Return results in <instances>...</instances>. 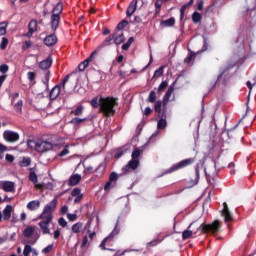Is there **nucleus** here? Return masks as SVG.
Listing matches in <instances>:
<instances>
[{"label":"nucleus","instance_id":"nucleus-1","mask_svg":"<svg viewBox=\"0 0 256 256\" xmlns=\"http://www.w3.org/2000/svg\"><path fill=\"white\" fill-rule=\"evenodd\" d=\"M188 229H191V230H184L182 232L183 241H187V239H191L193 235H195V237H199L201 235L217 236V234L221 231V222L219 220H215L214 222L209 224H206V223L199 224V222L193 221L188 226Z\"/></svg>","mask_w":256,"mask_h":256},{"label":"nucleus","instance_id":"nucleus-2","mask_svg":"<svg viewBox=\"0 0 256 256\" xmlns=\"http://www.w3.org/2000/svg\"><path fill=\"white\" fill-rule=\"evenodd\" d=\"M90 105H92L94 109L100 107V113H102L104 117H113L117 113L115 107L119 105V102H117V98L115 97L103 98V96H96L90 101Z\"/></svg>","mask_w":256,"mask_h":256},{"label":"nucleus","instance_id":"nucleus-3","mask_svg":"<svg viewBox=\"0 0 256 256\" xmlns=\"http://www.w3.org/2000/svg\"><path fill=\"white\" fill-rule=\"evenodd\" d=\"M57 203V197H55L50 203H48L44 207L43 212L39 216V219L43 220L40 221L38 224L40 229H42L43 235H49L51 233L49 225L53 221V213H55V210L57 209Z\"/></svg>","mask_w":256,"mask_h":256},{"label":"nucleus","instance_id":"nucleus-4","mask_svg":"<svg viewBox=\"0 0 256 256\" xmlns=\"http://www.w3.org/2000/svg\"><path fill=\"white\" fill-rule=\"evenodd\" d=\"M61 13H63V3L59 2L52 10L50 25L52 31L59 29V23H61Z\"/></svg>","mask_w":256,"mask_h":256},{"label":"nucleus","instance_id":"nucleus-5","mask_svg":"<svg viewBox=\"0 0 256 256\" xmlns=\"http://www.w3.org/2000/svg\"><path fill=\"white\" fill-rule=\"evenodd\" d=\"M28 147H35V151L37 153H45L47 151H51L53 149V144L51 142L45 140H28L27 142Z\"/></svg>","mask_w":256,"mask_h":256},{"label":"nucleus","instance_id":"nucleus-6","mask_svg":"<svg viewBox=\"0 0 256 256\" xmlns=\"http://www.w3.org/2000/svg\"><path fill=\"white\" fill-rule=\"evenodd\" d=\"M162 106L163 102L161 100L156 101L154 105V111L158 113V117H160L157 123L158 129H165V127H167V114L165 113V110L161 109Z\"/></svg>","mask_w":256,"mask_h":256},{"label":"nucleus","instance_id":"nucleus-7","mask_svg":"<svg viewBox=\"0 0 256 256\" xmlns=\"http://www.w3.org/2000/svg\"><path fill=\"white\" fill-rule=\"evenodd\" d=\"M195 161H197V156L181 160L180 162L174 164L170 169H168L166 173H174V171H179V169H185V167L193 165Z\"/></svg>","mask_w":256,"mask_h":256},{"label":"nucleus","instance_id":"nucleus-8","mask_svg":"<svg viewBox=\"0 0 256 256\" xmlns=\"http://www.w3.org/2000/svg\"><path fill=\"white\" fill-rule=\"evenodd\" d=\"M118 227H119V221H117L114 230L109 234V236H107L106 238H104L102 240L101 244L99 245V247L102 251H115L114 249H109L105 246L107 245L108 241L113 240V237H115V235H119V228Z\"/></svg>","mask_w":256,"mask_h":256},{"label":"nucleus","instance_id":"nucleus-9","mask_svg":"<svg viewBox=\"0 0 256 256\" xmlns=\"http://www.w3.org/2000/svg\"><path fill=\"white\" fill-rule=\"evenodd\" d=\"M140 162L139 160L131 159L126 166L122 168V173L127 175V173H131V171H135L139 168Z\"/></svg>","mask_w":256,"mask_h":256},{"label":"nucleus","instance_id":"nucleus-10","mask_svg":"<svg viewBox=\"0 0 256 256\" xmlns=\"http://www.w3.org/2000/svg\"><path fill=\"white\" fill-rule=\"evenodd\" d=\"M3 137H4L5 141H7L8 143H17V141H19V139H20L19 133L11 131V130L4 131Z\"/></svg>","mask_w":256,"mask_h":256},{"label":"nucleus","instance_id":"nucleus-11","mask_svg":"<svg viewBox=\"0 0 256 256\" xmlns=\"http://www.w3.org/2000/svg\"><path fill=\"white\" fill-rule=\"evenodd\" d=\"M53 65V58L48 56L45 60L39 62L38 67L41 71H49Z\"/></svg>","mask_w":256,"mask_h":256},{"label":"nucleus","instance_id":"nucleus-12","mask_svg":"<svg viewBox=\"0 0 256 256\" xmlns=\"http://www.w3.org/2000/svg\"><path fill=\"white\" fill-rule=\"evenodd\" d=\"M222 216L224 217L225 223L233 221V214H231V211H229V206L227 205V202L223 203Z\"/></svg>","mask_w":256,"mask_h":256},{"label":"nucleus","instance_id":"nucleus-13","mask_svg":"<svg viewBox=\"0 0 256 256\" xmlns=\"http://www.w3.org/2000/svg\"><path fill=\"white\" fill-rule=\"evenodd\" d=\"M57 41H59V39L57 35L53 33L44 38V45H46V47H53V45H57Z\"/></svg>","mask_w":256,"mask_h":256},{"label":"nucleus","instance_id":"nucleus-14","mask_svg":"<svg viewBox=\"0 0 256 256\" xmlns=\"http://www.w3.org/2000/svg\"><path fill=\"white\" fill-rule=\"evenodd\" d=\"M37 31V20L33 19L28 24V32L24 34V37H28L31 39L33 37V33Z\"/></svg>","mask_w":256,"mask_h":256},{"label":"nucleus","instance_id":"nucleus-15","mask_svg":"<svg viewBox=\"0 0 256 256\" xmlns=\"http://www.w3.org/2000/svg\"><path fill=\"white\" fill-rule=\"evenodd\" d=\"M135 11H137V0H132L127 7L126 17H133Z\"/></svg>","mask_w":256,"mask_h":256},{"label":"nucleus","instance_id":"nucleus-16","mask_svg":"<svg viewBox=\"0 0 256 256\" xmlns=\"http://www.w3.org/2000/svg\"><path fill=\"white\" fill-rule=\"evenodd\" d=\"M59 95H61V85L57 84L50 91V99H51V101H55V99H57V97H59Z\"/></svg>","mask_w":256,"mask_h":256},{"label":"nucleus","instance_id":"nucleus-17","mask_svg":"<svg viewBox=\"0 0 256 256\" xmlns=\"http://www.w3.org/2000/svg\"><path fill=\"white\" fill-rule=\"evenodd\" d=\"M113 41H115V34H110L98 47V49H103V47H109L113 45Z\"/></svg>","mask_w":256,"mask_h":256},{"label":"nucleus","instance_id":"nucleus-18","mask_svg":"<svg viewBox=\"0 0 256 256\" xmlns=\"http://www.w3.org/2000/svg\"><path fill=\"white\" fill-rule=\"evenodd\" d=\"M79 183H81V175L80 174H73L69 178L68 185H70V187H75V185H79Z\"/></svg>","mask_w":256,"mask_h":256},{"label":"nucleus","instance_id":"nucleus-19","mask_svg":"<svg viewBox=\"0 0 256 256\" xmlns=\"http://www.w3.org/2000/svg\"><path fill=\"white\" fill-rule=\"evenodd\" d=\"M2 188L5 193H13V191H15V183L6 181L2 184Z\"/></svg>","mask_w":256,"mask_h":256},{"label":"nucleus","instance_id":"nucleus-20","mask_svg":"<svg viewBox=\"0 0 256 256\" xmlns=\"http://www.w3.org/2000/svg\"><path fill=\"white\" fill-rule=\"evenodd\" d=\"M13 211V206L7 205L5 209L3 210L2 219L4 221H9L11 219V213Z\"/></svg>","mask_w":256,"mask_h":256},{"label":"nucleus","instance_id":"nucleus-21","mask_svg":"<svg viewBox=\"0 0 256 256\" xmlns=\"http://www.w3.org/2000/svg\"><path fill=\"white\" fill-rule=\"evenodd\" d=\"M41 207V201L39 200H32L27 204V209L29 211H37Z\"/></svg>","mask_w":256,"mask_h":256},{"label":"nucleus","instance_id":"nucleus-22","mask_svg":"<svg viewBox=\"0 0 256 256\" xmlns=\"http://www.w3.org/2000/svg\"><path fill=\"white\" fill-rule=\"evenodd\" d=\"M115 35L114 37V43L115 45H121V43H125V34L121 33L118 34L117 32L113 33Z\"/></svg>","mask_w":256,"mask_h":256},{"label":"nucleus","instance_id":"nucleus-23","mask_svg":"<svg viewBox=\"0 0 256 256\" xmlns=\"http://www.w3.org/2000/svg\"><path fill=\"white\" fill-rule=\"evenodd\" d=\"M161 27H174L175 26V18L170 17L167 20H162L160 22Z\"/></svg>","mask_w":256,"mask_h":256},{"label":"nucleus","instance_id":"nucleus-24","mask_svg":"<svg viewBox=\"0 0 256 256\" xmlns=\"http://www.w3.org/2000/svg\"><path fill=\"white\" fill-rule=\"evenodd\" d=\"M51 79V71L44 70V79L42 80L43 85H45L46 89H49V80Z\"/></svg>","mask_w":256,"mask_h":256},{"label":"nucleus","instance_id":"nucleus-25","mask_svg":"<svg viewBox=\"0 0 256 256\" xmlns=\"http://www.w3.org/2000/svg\"><path fill=\"white\" fill-rule=\"evenodd\" d=\"M84 121H87V118L75 117V118L72 119V121H70V123L74 127H79L81 123H84Z\"/></svg>","mask_w":256,"mask_h":256},{"label":"nucleus","instance_id":"nucleus-26","mask_svg":"<svg viewBox=\"0 0 256 256\" xmlns=\"http://www.w3.org/2000/svg\"><path fill=\"white\" fill-rule=\"evenodd\" d=\"M188 51L190 53L188 54V56L184 60V62H186L187 65H189V63H191L192 61H195V57L197 56V54L195 52L191 51V49L188 48Z\"/></svg>","mask_w":256,"mask_h":256},{"label":"nucleus","instance_id":"nucleus-27","mask_svg":"<svg viewBox=\"0 0 256 256\" xmlns=\"http://www.w3.org/2000/svg\"><path fill=\"white\" fill-rule=\"evenodd\" d=\"M85 107L83 105H79L76 107V109L71 111V115H75L76 117H79V115H83V110Z\"/></svg>","mask_w":256,"mask_h":256},{"label":"nucleus","instance_id":"nucleus-28","mask_svg":"<svg viewBox=\"0 0 256 256\" xmlns=\"http://www.w3.org/2000/svg\"><path fill=\"white\" fill-rule=\"evenodd\" d=\"M33 233H35V228H33V226H28L23 231L24 237H32Z\"/></svg>","mask_w":256,"mask_h":256},{"label":"nucleus","instance_id":"nucleus-29","mask_svg":"<svg viewBox=\"0 0 256 256\" xmlns=\"http://www.w3.org/2000/svg\"><path fill=\"white\" fill-rule=\"evenodd\" d=\"M156 101H157V93L154 90H152L149 93V96L147 98V102L148 103H155Z\"/></svg>","mask_w":256,"mask_h":256},{"label":"nucleus","instance_id":"nucleus-30","mask_svg":"<svg viewBox=\"0 0 256 256\" xmlns=\"http://www.w3.org/2000/svg\"><path fill=\"white\" fill-rule=\"evenodd\" d=\"M141 149L135 148L131 154L132 159L139 161V157H141Z\"/></svg>","mask_w":256,"mask_h":256},{"label":"nucleus","instance_id":"nucleus-31","mask_svg":"<svg viewBox=\"0 0 256 256\" xmlns=\"http://www.w3.org/2000/svg\"><path fill=\"white\" fill-rule=\"evenodd\" d=\"M129 25V21H127L126 19L122 20L121 22L118 23L117 27H116V31H123V29H125L126 26Z\"/></svg>","mask_w":256,"mask_h":256},{"label":"nucleus","instance_id":"nucleus-32","mask_svg":"<svg viewBox=\"0 0 256 256\" xmlns=\"http://www.w3.org/2000/svg\"><path fill=\"white\" fill-rule=\"evenodd\" d=\"M154 5H155V14L159 15V13H161V7L163 6L162 0H156Z\"/></svg>","mask_w":256,"mask_h":256},{"label":"nucleus","instance_id":"nucleus-33","mask_svg":"<svg viewBox=\"0 0 256 256\" xmlns=\"http://www.w3.org/2000/svg\"><path fill=\"white\" fill-rule=\"evenodd\" d=\"M14 110L16 111V113H23V100H19L14 105Z\"/></svg>","mask_w":256,"mask_h":256},{"label":"nucleus","instance_id":"nucleus-34","mask_svg":"<svg viewBox=\"0 0 256 256\" xmlns=\"http://www.w3.org/2000/svg\"><path fill=\"white\" fill-rule=\"evenodd\" d=\"M81 229H83V224L81 222L72 225L73 233H81Z\"/></svg>","mask_w":256,"mask_h":256},{"label":"nucleus","instance_id":"nucleus-35","mask_svg":"<svg viewBox=\"0 0 256 256\" xmlns=\"http://www.w3.org/2000/svg\"><path fill=\"white\" fill-rule=\"evenodd\" d=\"M173 91H175L173 86H169L168 90L166 91V93L164 95V101H169V99H171V95L173 94Z\"/></svg>","mask_w":256,"mask_h":256},{"label":"nucleus","instance_id":"nucleus-36","mask_svg":"<svg viewBox=\"0 0 256 256\" xmlns=\"http://www.w3.org/2000/svg\"><path fill=\"white\" fill-rule=\"evenodd\" d=\"M201 19H202L201 13L194 12L192 14V21H193V23H201Z\"/></svg>","mask_w":256,"mask_h":256},{"label":"nucleus","instance_id":"nucleus-37","mask_svg":"<svg viewBox=\"0 0 256 256\" xmlns=\"http://www.w3.org/2000/svg\"><path fill=\"white\" fill-rule=\"evenodd\" d=\"M37 77V73L35 72H28L27 73V79L32 83V85H35V78Z\"/></svg>","mask_w":256,"mask_h":256},{"label":"nucleus","instance_id":"nucleus-38","mask_svg":"<svg viewBox=\"0 0 256 256\" xmlns=\"http://www.w3.org/2000/svg\"><path fill=\"white\" fill-rule=\"evenodd\" d=\"M9 45V39H7L6 37L2 38L1 44H0V49L2 51H5L7 49V46Z\"/></svg>","mask_w":256,"mask_h":256},{"label":"nucleus","instance_id":"nucleus-39","mask_svg":"<svg viewBox=\"0 0 256 256\" xmlns=\"http://www.w3.org/2000/svg\"><path fill=\"white\" fill-rule=\"evenodd\" d=\"M32 251H33V248L31 247V245L26 244L24 247V250H23V255L29 256V255H31Z\"/></svg>","mask_w":256,"mask_h":256},{"label":"nucleus","instance_id":"nucleus-40","mask_svg":"<svg viewBox=\"0 0 256 256\" xmlns=\"http://www.w3.org/2000/svg\"><path fill=\"white\" fill-rule=\"evenodd\" d=\"M7 34V24L6 22L0 23V37Z\"/></svg>","mask_w":256,"mask_h":256},{"label":"nucleus","instance_id":"nucleus-41","mask_svg":"<svg viewBox=\"0 0 256 256\" xmlns=\"http://www.w3.org/2000/svg\"><path fill=\"white\" fill-rule=\"evenodd\" d=\"M168 85L169 84L167 83V81H162L158 87V92H157L158 95H159V93H162V91L166 90Z\"/></svg>","mask_w":256,"mask_h":256},{"label":"nucleus","instance_id":"nucleus-42","mask_svg":"<svg viewBox=\"0 0 256 256\" xmlns=\"http://www.w3.org/2000/svg\"><path fill=\"white\" fill-rule=\"evenodd\" d=\"M29 180L32 182V183H37V181H39L38 177H37V173L35 172H30L29 174Z\"/></svg>","mask_w":256,"mask_h":256},{"label":"nucleus","instance_id":"nucleus-43","mask_svg":"<svg viewBox=\"0 0 256 256\" xmlns=\"http://www.w3.org/2000/svg\"><path fill=\"white\" fill-rule=\"evenodd\" d=\"M164 69H165V66H161L159 69L155 70L153 79H154V77H161L163 75Z\"/></svg>","mask_w":256,"mask_h":256},{"label":"nucleus","instance_id":"nucleus-44","mask_svg":"<svg viewBox=\"0 0 256 256\" xmlns=\"http://www.w3.org/2000/svg\"><path fill=\"white\" fill-rule=\"evenodd\" d=\"M117 179H119V175L116 172H112L109 176V181L116 183Z\"/></svg>","mask_w":256,"mask_h":256},{"label":"nucleus","instance_id":"nucleus-45","mask_svg":"<svg viewBox=\"0 0 256 256\" xmlns=\"http://www.w3.org/2000/svg\"><path fill=\"white\" fill-rule=\"evenodd\" d=\"M69 155V145H66L64 149L58 154V157H65Z\"/></svg>","mask_w":256,"mask_h":256},{"label":"nucleus","instance_id":"nucleus-46","mask_svg":"<svg viewBox=\"0 0 256 256\" xmlns=\"http://www.w3.org/2000/svg\"><path fill=\"white\" fill-rule=\"evenodd\" d=\"M20 165L21 167H29V165H31V159L29 157L23 158Z\"/></svg>","mask_w":256,"mask_h":256},{"label":"nucleus","instance_id":"nucleus-47","mask_svg":"<svg viewBox=\"0 0 256 256\" xmlns=\"http://www.w3.org/2000/svg\"><path fill=\"white\" fill-rule=\"evenodd\" d=\"M51 251H53V244H49L47 247H45L43 250H42V253L44 255H49V253H51Z\"/></svg>","mask_w":256,"mask_h":256},{"label":"nucleus","instance_id":"nucleus-48","mask_svg":"<svg viewBox=\"0 0 256 256\" xmlns=\"http://www.w3.org/2000/svg\"><path fill=\"white\" fill-rule=\"evenodd\" d=\"M72 197H79V195H83L81 194V189L79 188H74L71 192Z\"/></svg>","mask_w":256,"mask_h":256},{"label":"nucleus","instance_id":"nucleus-49","mask_svg":"<svg viewBox=\"0 0 256 256\" xmlns=\"http://www.w3.org/2000/svg\"><path fill=\"white\" fill-rule=\"evenodd\" d=\"M33 45V42L31 40L25 41L24 45L22 46L23 51H26V49H29Z\"/></svg>","mask_w":256,"mask_h":256},{"label":"nucleus","instance_id":"nucleus-50","mask_svg":"<svg viewBox=\"0 0 256 256\" xmlns=\"http://www.w3.org/2000/svg\"><path fill=\"white\" fill-rule=\"evenodd\" d=\"M7 71H9V65H7V64L0 65V73L5 74V73H7Z\"/></svg>","mask_w":256,"mask_h":256},{"label":"nucleus","instance_id":"nucleus-51","mask_svg":"<svg viewBox=\"0 0 256 256\" xmlns=\"http://www.w3.org/2000/svg\"><path fill=\"white\" fill-rule=\"evenodd\" d=\"M95 55H97V50H94V51L91 53V55H90L87 59H85L84 61H86V63L90 64L91 61H93V57H95Z\"/></svg>","mask_w":256,"mask_h":256},{"label":"nucleus","instance_id":"nucleus-52","mask_svg":"<svg viewBox=\"0 0 256 256\" xmlns=\"http://www.w3.org/2000/svg\"><path fill=\"white\" fill-rule=\"evenodd\" d=\"M125 154V152L121 149L117 150V152L115 153L114 157L116 159H120V157H123V155Z\"/></svg>","mask_w":256,"mask_h":256},{"label":"nucleus","instance_id":"nucleus-53","mask_svg":"<svg viewBox=\"0 0 256 256\" xmlns=\"http://www.w3.org/2000/svg\"><path fill=\"white\" fill-rule=\"evenodd\" d=\"M58 223L60 225V227H65L67 225V220H65V218L60 217L58 220Z\"/></svg>","mask_w":256,"mask_h":256},{"label":"nucleus","instance_id":"nucleus-54","mask_svg":"<svg viewBox=\"0 0 256 256\" xmlns=\"http://www.w3.org/2000/svg\"><path fill=\"white\" fill-rule=\"evenodd\" d=\"M112 185H113V182H111V180H108V182H106L104 185V191H109V189H111Z\"/></svg>","mask_w":256,"mask_h":256},{"label":"nucleus","instance_id":"nucleus-55","mask_svg":"<svg viewBox=\"0 0 256 256\" xmlns=\"http://www.w3.org/2000/svg\"><path fill=\"white\" fill-rule=\"evenodd\" d=\"M6 161H8L9 163H13V161H15V156L11 155V154H6L5 157Z\"/></svg>","mask_w":256,"mask_h":256},{"label":"nucleus","instance_id":"nucleus-56","mask_svg":"<svg viewBox=\"0 0 256 256\" xmlns=\"http://www.w3.org/2000/svg\"><path fill=\"white\" fill-rule=\"evenodd\" d=\"M87 243H89V237L84 236V237L82 238L81 247H82V248H83V247H86V246H87Z\"/></svg>","mask_w":256,"mask_h":256},{"label":"nucleus","instance_id":"nucleus-57","mask_svg":"<svg viewBox=\"0 0 256 256\" xmlns=\"http://www.w3.org/2000/svg\"><path fill=\"white\" fill-rule=\"evenodd\" d=\"M143 113L146 117H149V115L153 113V109H151V107H146Z\"/></svg>","mask_w":256,"mask_h":256},{"label":"nucleus","instance_id":"nucleus-58","mask_svg":"<svg viewBox=\"0 0 256 256\" xmlns=\"http://www.w3.org/2000/svg\"><path fill=\"white\" fill-rule=\"evenodd\" d=\"M69 77H71V75L67 74L63 81H62V88L65 89V85H67V81H69Z\"/></svg>","mask_w":256,"mask_h":256},{"label":"nucleus","instance_id":"nucleus-59","mask_svg":"<svg viewBox=\"0 0 256 256\" xmlns=\"http://www.w3.org/2000/svg\"><path fill=\"white\" fill-rule=\"evenodd\" d=\"M246 85H247V87L249 89V95H248V99H249V97L251 95V91H253V84L251 83V81H247Z\"/></svg>","mask_w":256,"mask_h":256},{"label":"nucleus","instance_id":"nucleus-60","mask_svg":"<svg viewBox=\"0 0 256 256\" xmlns=\"http://www.w3.org/2000/svg\"><path fill=\"white\" fill-rule=\"evenodd\" d=\"M67 219L70 221H77V214H67Z\"/></svg>","mask_w":256,"mask_h":256},{"label":"nucleus","instance_id":"nucleus-61","mask_svg":"<svg viewBox=\"0 0 256 256\" xmlns=\"http://www.w3.org/2000/svg\"><path fill=\"white\" fill-rule=\"evenodd\" d=\"M191 5H193V0H190L187 4L182 5L181 9L186 11L187 7H191Z\"/></svg>","mask_w":256,"mask_h":256},{"label":"nucleus","instance_id":"nucleus-62","mask_svg":"<svg viewBox=\"0 0 256 256\" xmlns=\"http://www.w3.org/2000/svg\"><path fill=\"white\" fill-rule=\"evenodd\" d=\"M69 211V207L67 205H64L61 207L60 213H62V215H65V213H67Z\"/></svg>","mask_w":256,"mask_h":256},{"label":"nucleus","instance_id":"nucleus-63","mask_svg":"<svg viewBox=\"0 0 256 256\" xmlns=\"http://www.w3.org/2000/svg\"><path fill=\"white\" fill-rule=\"evenodd\" d=\"M94 171L93 166H88L85 168L84 173H93Z\"/></svg>","mask_w":256,"mask_h":256},{"label":"nucleus","instance_id":"nucleus-64","mask_svg":"<svg viewBox=\"0 0 256 256\" xmlns=\"http://www.w3.org/2000/svg\"><path fill=\"white\" fill-rule=\"evenodd\" d=\"M141 18L139 17V16H135L134 17V20L133 21H131L130 23H141Z\"/></svg>","mask_w":256,"mask_h":256}]
</instances>
